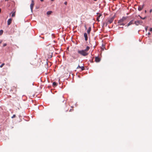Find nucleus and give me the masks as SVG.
Masks as SVG:
<instances>
[{"mask_svg":"<svg viewBox=\"0 0 152 152\" xmlns=\"http://www.w3.org/2000/svg\"><path fill=\"white\" fill-rule=\"evenodd\" d=\"M90 47L89 46H87L86 49L83 50H78V53L81 55L85 56H87L88 53V51L89 50Z\"/></svg>","mask_w":152,"mask_h":152,"instance_id":"obj_1","label":"nucleus"},{"mask_svg":"<svg viewBox=\"0 0 152 152\" xmlns=\"http://www.w3.org/2000/svg\"><path fill=\"white\" fill-rule=\"evenodd\" d=\"M126 19V18L125 17H123L121 19L119 20L118 21V23H121L120 24L121 25H124V24L123 23H121L122 22H124L125 20Z\"/></svg>","mask_w":152,"mask_h":152,"instance_id":"obj_2","label":"nucleus"},{"mask_svg":"<svg viewBox=\"0 0 152 152\" xmlns=\"http://www.w3.org/2000/svg\"><path fill=\"white\" fill-rule=\"evenodd\" d=\"M68 110V108L67 106L65 104H64V106L63 107V111L64 112H67Z\"/></svg>","mask_w":152,"mask_h":152,"instance_id":"obj_3","label":"nucleus"},{"mask_svg":"<svg viewBox=\"0 0 152 152\" xmlns=\"http://www.w3.org/2000/svg\"><path fill=\"white\" fill-rule=\"evenodd\" d=\"M34 5V0H31V3L30 4V9L31 12H32L33 8Z\"/></svg>","mask_w":152,"mask_h":152,"instance_id":"obj_4","label":"nucleus"},{"mask_svg":"<svg viewBox=\"0 0 152 152\" xmlns=\"http://www.w3.org/2000/svg\"><path fill=\"white\" fill-rule=\"evenodd\" d=\"M114 19V17H112L110 19H109L108 20L107 23H108L110 24L112 23Z\"/></svg>","mask_w":152,"mask_h":152,"instance_id":"obj_5","label":"nucleus"},{"mask_svg":"<svg viewBox=\"0 0 152 152\" xmlns=\"http://www.w3.org/2000/svg\"><path fill=\"white\" fill-rule=\"evenodd\" d=\"M142 23V21H135L134 23L136 25H138L139 24H141Z\"/></svg>","mask_w":152,"mask_h":152,"instance_id":"obj_6","label":"nucleus"},{"mask_svg":"<svg viewBox=\"0 0 152 152\" xmlns=\"http://www.w3.org/2000/svg\"><path fill=\"white\" fill-rule=\"evenodd\" d=\"M97 14L99 15L97 16V18H96V20L98 21L99 22V18H100V17L102 16V14L101 13H97Z\"/></svg>","mask_w":152,"mask_h":152,"instance_id":"obj_7","label":"nucleus"},{"mask_svg":"<svg viewBox=\"0 0 152 152\" xmlns=\"http://www.w3.org/2000/svg\"><path fill=\"white\" fill-rule=\"evenodd\" d=\"M95 61L96 62H99L100 61V59L98 57H96L95 58Z\"/></svg>","mask_w":152,"mask_h":152,"instance_id":"obj_8","label":"nucleus"},{"mask_svg":"<svg viewBox=\"0 0 152 152\" xmlns=\"http://www.w3.org/2000/svg\"><path fill=\"white\" fill-rule=\"evenodd\" d=\"M12 21V19L11 18H10L8 19L7 22L8 25H9L11 23Z\"/></svg>","mask_w":152,"mask_h":152,"instance_id":"obj_9","label":"nucleus"},{"mask_svg":"<svg viewBox=\"0 0 152 152\" xmlns=\"http://www.w3.org/2000/svg\"><path fill=\"white\" fill-rule=\"evenodd\" d=\"M84 36L85 38V40L86 41H87L88 40V36L87 34L85 33L84 34Z\"/></svg>","mask_w":152,"mask_h":152,"instance_id":"obj_10","label":"nucleus"},{"mask_svg":"<svg viewBox=\"0 0 152 152\" xmlns=\"http://www.w3.org/2000/svg\"><path fill=\"white\" fill-rule=\"evenodd\" d=\"M144 5H142V6H140L138 8V10L139 11H141V10L143 8Z\"/></svg>","mask_w":152,"mask_h":152,"instance_id":"obj_11","label":"nucleus"},{"mask_svg":"<svg viewBox=\"0 0 152 152\" xmlns=\"http://www.w3.org/2000/svg\"><path fill=\"white\" fill-rule=\"evenodd\" d=\"M134 21L133 20H131L128 24L127 26L133 24V23Z\"/></svg>","mask_w":152,"mask_h":152,"instance_id":"obj_12","label":"nucleus"},{"mask_svg":"<svg viewBox=\"0 0 152 152\" xmlns=\"http://www.w3.org/2000/svg\"><path fill=\"white\" fill-rule=\"evenodd\" d=\"M91 27H89L88 28V29L87 31V33L88 34H89L90 33L91 31Z\"/></svg>","mask_w":152,"mask_h":152,"instance_id":"obj_13","label":"nucleus"},{"mask_svg":"<svg viewBox=\"0 0 152 152\" xmlns=\"http://www.w3.org/2000/svg\"><path fill=\"white\" fill-rule=\"evenodd\" d=\"M53 85L54 86H57V84L55 82H54L53 83Z\"/></svg>","mask_w":152,"mask_h":152,"instance_id":"obj_14","label":"nucleus"},{"mask_svg":"<svg viewBox=\"0 0 152 152\" xmlns=\"http://www.w3.org/2000/svg\"><path fill=\"white\" fill-rule=\"evenodd\" d=\"M52 13V12L51 11H48L47 12V14L48 15H49L50 14Z\"/></svg>","mask_w":152,"mask_h":152,"instance_id":"obj_15","label":"nucleus"},{"mask_svg":"<svg viewBox=\"0 0 152 152\" xmlns=\"http://www.w3.org/2000/svg\"><path fill=\"white\" fill-rule=\"evenodd\" d=\"M3 31L2 30H1L0 31V35H1L3 33Z\"/></svg>","mask_w":152,"mask_h":152,"instance_id":"obj_16","label":"nucleus"},{"mask_svg":"<svg viewBox=\"0 0 152 152\" xmlns=\"http://www.w3.org/2000/svg\"><path fill=\"white\" fill-rule=\"evenodd\" d=\"M15 12H14L12 13V17H14L15 16Z\"/></svg>","mask_w":152,"mask_h":152,"instance_id":"obj_17","label":"nucleus"},{"mask_svg":"<svg viewBox=\"0 0 152 152\" xmlns=\"http://www.w3.org/2000/svg\"><path fill=\"white\" fill-rule=\"evenodd\" d=\"M81 69L82 71H83L85 69V68L83 66L81 67Z\"/></svg>","mask_w":152,"mask_h":152,"instance_id":"obj_18","label":"nucleus"},{"mask_svg":"<svg viewBox=\"0 0 152 152\" xmlns=\"http://www.w3.org/2000/svg\"><path fill=\"white\" fill-rule=\"evenodd\" d=\"M139 16L140 17V18H141V19H142L143 20L145 19L146 18V17H145L144 18H142V17H141V16Z\"/></svg>","mask_w":152,"mask_h":152,"instance_id":"obj_19","label":"nucleus"},{"mask_svg":"<svg viewBox=\"0 0 152 152\" xmlns=\"http://www.w3.org/2000/svg\"><path fill=\"white\" fill-rule=\"evenodd\" d=\"M4 63H2L0 66V67L2 68L4 65Z\"/></svg>","mask_w":152,"mask_h":152,"instance_id":"obj_20","label":"nucleus"},{"mask_svg":"<svg viewBox=\"0 0 152 152\" xmlns=\"http://www.w3.org/2000/svg\"><path fill=\"white\" fill-rule=\"evenodd\" d=\"M6 45H7V44L6 43H4L3 44V46L5 47V46H6Z\"/></svg>","mask_w":152,"mask_h":152,"instance_id":"obj_21","label":"nucleus"},{"mask_svg":"<svg viewBox=\"0 0 152 152\" xmlns=\"http://www.w3.org/2000/svg\"><path fill=\"white\" fill-rule=\"evenodd\" d=\"M78 68H81V66H80V65H78L77 67V69H78Z\"/></svg>","mask_w":152,"mask_h":152,"instance_id":"obj_22","label":"nucleus"},{"mask_svg":"<svg viewBox=\"0 0 152 152\" xmlns=\"http://www.w3.org/2000/svg\"><path fill=\"white\" fill-rule=\"evenodd\" d=\"M15 117V115H13V116L12 117V118H13Z\"/></svg>","mask_w":152,"mask_h":152,"instance_id":"obj_23","label":"nucleus"},{"mask_svg":"<svg viewBox=\"0 0 152 152\" xmlns=\"http://www.w3.org/2000/svg\"><path fill=\"white\" fill-rule=\"evenodd\" d=\"M64 4L66 5L67 4V1H65L64 3Z\"/></svg>","mask_w":152,"mask_h":152,"instance_id":"obj_24","label":"nucleus"},{"mask_svg":"<svg viewBox=\"0 0 152 152\" xmlns=\"http://www.w3.org/2000/svg\"><path fill=\"white\" fill-rule=\"evenodd\" d=\"M150 31H152V28H150Z\"/></svg>","mask_w":152,"mask_h":152,"instance_id":"obj_25","label":"nucleus"},{"mask_svg":"<svg viewBox=\"0 0 152 152\" xmlns=\"http://www.w3.org/2000/svg\"><path fill=\"white\" fill-rule=\"evenodd\" d=\"M152 9H151V10H150V13H151V12H152Z\"/></svg>","mask_w":152,"mask_h":152,"instance_id":"obj_26","label":"nucleus"},{"mask_svg":"<svg viewBox=\"0 0 152 152\" xmlns=\"http://www.w3.org/2000/svg\"><path fill=\"white\" fill-rule=\"evenodd\" d=\"M53 47H51L50 48L51 49V50H52L53 49Z\"/></svg>","mask_w":152,"mask_h":152,"instance_id":"obj_27","label":"nucleus"},{"mask_svg":"<svg viewBox=\"0 0 152 152\" xmlns=\"http://www.w3.org/2000/svg\"><path fill=\"white\" fill-rule=\"evenodd\" d=\"M150 34H151L150 33V32H149V33H148V35H150Z\"/></svg>","mask_w":152,"mask_h":152,"instance_id":"obj_28","label":"nucleus"},{"mask_svg":"<svg viewBox=\"0 0 152 152\" xmlns=\"http://www.w3.org/2000/svg\"><path fill=\"white\" fill-rule=\"evenodd\" d=\"M41 1H43L44 0H40Z\"/></svg>","mask_w":152,"mask_h":152,"instance_id":"obj_29","label":"nucleus"},{"mask_svg":"<svg viewBox=\"0 0 152 152\" xmlns=\"http://www.w3.org/2000/svg\"><path fill=\"white\" fill-rule=\"evenodd\" d=\"M85 28H86V25H85Z\"/></svg>","mask_w":152,"mask_h":152,"instance_id":"obj_30","label":"nucleus"},{"mask_svg":"<svg viewBox=\"0 0 152 152\" xmlns=\"http://www.w3.org/2000/svg\"><path fill=\"white\" fill-rule=\"evenodd\" d=\"M1 12V9L0 8V13Z\"/></svg>","mask_w":152,"mask_h":152,"instance_id":"obj_31","label":"nucleus"},{"mask_svg":"<svg viewBox=\"0 0 152 152\" xmlns=\"http://www.w3.org/2000/svg\"><path fill=\"white\" fill-rule=\"evenodd\" d=\"M1 42H2V41H0V44Z\"/></svg>","mask_w":152,"mask_h":152,"instance_id":"obj_32","label":"nucleus"},{"mask_svg":"<svg viewBox=\"0 0 152 152\" xmlns=\"http://www.w3.org/2000/svg\"><path fill=\"white\" fill-rule=\"evenodd\" d=\"M145 12H146V10H145Z\"/></svg>","mask_w":152,"mask_h":152,"instance_id":"obj_33","label":"nucleus"},{"mask_svg":"<svg viewBox=\"0 0 152 152\" xmlns=\"http://www.w3.org/2000/svg\"><path fill=\"white\" fill-rule=\"evenodd\" d=\"M52 1H54V0H51Z\"/></svg>","mask_w":152,"mask_h":152,"instance_id":"obj_34","label":"nucleus"},{"mask_svg":"<svg viewBox=\"0 0 152 152\" xmlns=\"http://www.w3.org/2000/svg\"><path fill=\"white\" fill-rule=\"evenodd\" d=\"M94 1H96L97 0H94Z\"/></svg>","mask_w":152,"mask_h":152,"instance_id":"obj_35","label":"nucleus"},{"mask_svg":"<svg viewBox=\"0 0 152 152\" xmlns=\"http://www.w3.org/2000/svg\"><path fill=\"white\" fill-rule=\"evenodd\" d=\"M51 54H52L53 53L52 52H51Z\"/></svg>","mask_w":152,"mask_h":152,"instance_id":"obj_36","label":"nucleus"},{"mask_svg":"<svg viewBox=\"0 0 152 152\" xmlns=\"http://www.w3.org/2000/svg\"><path fill=\"white\" fill-rule=\"evenodd\" d=\"M71 110L70 109V110L69 111H71Z\"/></svg>","mask_w":152,"mask_h":152,"instance_id":"obj_37","label":"nucleus"},{"mask_svg":"<svg viewBox=\"0 0 152 152\" xmlns=\"http://www.w3.org/2000/svg\"><path fill=\"white\" fill-rule=\"evenodd\" d=\"M147 28H146V30H147Z\"/></svg>","mask_w":152,"mask_h":152,"instance_id":"obj_38","label":"nucleus"}]
</instances>
